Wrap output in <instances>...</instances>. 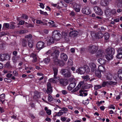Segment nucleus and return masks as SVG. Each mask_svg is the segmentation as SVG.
<instances>
[{
    "mask_svg": "<svg viewBox=\"0 0 122 122\" xmlns=\"http://www.w3.org/2000/svg\"><path fill=\"white\" fill-rule=\"evenodd\" d=\"M57 47L55 46L53 47L52 49L54 51V53H56V58L54 60V62L56 64H58L60 66H63L65 64L63 61H66L68 59V56L67 55L63 53H61L60 54V58L61 60L60 61L57 58L59 54V52L56 50Z\"/></svg>",
    "mask_w": 122,
    "mask_h": 122,
    "instance_id": "nucleus-1",
    "label": "nucleus"
},
{
    "mask_svg": "<svg viewBox=\"0 0 122 122\" xmlns=\"http://www.w3.org/2000/svg\"><path fill=\"white\" fill-rule=\"evenodd\" d=\"M61 35L59 31L55 30L53 32L52 37L48 36L46 39L47 44L50 45L51 43L54 42V40H59L61 38Z\"/></svg>",
    "mask_w": 122,
    "mask_h": 122,
    "instance_id": "nucleus-2",
    "label": "nucleus"
},
{
    "mask_svg": "<svg viewBox=\"0 0 122 122\" xmlns=\"http://www.w3.org/2000/svg\"><path fill=\"white\" fill-rule=\"evenodd\" d=\"M54 71V78H51L49 80V81L51 82L55 83L58 82L59 81L60 78L58 75V70L55 68H53Z\"/></svg>",
    "mask_w": 122,
    "mask_h": 122,
    "instance_id": "nucleus-3",
    "label": "nucleus"
},
{
    "mask_svg": "<svg viewBox=\"0 0 122 122\" xmlns=\"http://www.w3.org/2000/svg\"><path fill=\"white\" fill-rule=\"evenodd\" d=\"M106 51L107 54L106 56V58L107 60H110L113 58V55L114 53V50L113 48H111L107 49Z\"/></svg>",
    "mask_w": 122,
    "mask_h": 122,
    "instance_id": "nucleus-4",
    "label": "nucleus"
},
{
    "mask_svg": "<svg viewBox=\"0 0 122 122\" xmlns=\"http://www.w3.org/2000/svg\"><path fill=\"white\" fill-rule=\"evenodd\" d=\"M89 71V69L88 67L87 66L85 68H79L77 69L76 71V73L81 75L83 74L85 72L86 73H88Z\"/></svg>",
    "mask_w": 122,
    "mask_h": 122,
    "instance_id": "nucleus-5",
    "label": "nucleus"
},
{
    "mask_svg": "<svg viewBox=\"0 0 122 122\" xmlns=\"http://www.w3.org/2000/svg\"><path fill=\"white\" fill-rule=\"evenodd\" d=\"M75 79L74 78L73 76H72L70 78L69 83L70 84L69 86L67 87L68 89L71 91L73 88L76 86V83L75 82Z\"/></svg>",
    "mask_w": 122,
    "mask_h": 122,
    "instance_id": "nucleus-6",
    "label": "nucleus"
},
{
    "mask_svg": "<svg viewBox=\"0 0 122 122\" xmlns=\"http://www.w3.org/2000/svg\"><path fill=\"white\" fill-rule=\"evenodd\" d=\"M61 72L66 77H69L71 76L70 71L69 69H63L61 71Z\"/></svg>",
    "mask_w": 122,
    "mask_h": 122,
    "instance_id": "nucleus-7",
    "label": "nucleus"
},
{
    "mask_svg": "<svg viewBox=\"0 0 122 122\" xmlns=\"http://www.w3.org/2000/svg\"><path fill=\"white\" fill-rule=\"evenodd\" d=\"M98 49L97 46L91 45L89 47L88 50L91 53L93 54Z\"/></svg>",
    "mask_w": 122,
    "mask_h": 122,
    "instance_id": "nucleus-8",
    "label": "nucleus"
},
{
    "mask_svg": "<svg viewBox=\"0 0 122 122\" xmlns=\"http://www.w3.org/2000/svg\"><path fill=\"white\" fill-rule=\"evenodd\" d=\"M44 43L42 41H39L37 43L36 45V48L37 50H40L44 47Z\"/></svg>",
    "mask_w": 122,
    "mask_h": 122,
    "instance_id": "nucleus-9",
    "label": "nucleus"
},
{
    "mask_svg": "<svg viewBox=\"0 0 122 122\" xmlns=\"http://www.w3.org/2000/svg\"><path fill=\"white\" fill-rule=\"evenodd\" d=\"M82 11L83 13L86 15L89 14L91 12L89 8L88 7L82 8Z\"/></svg>",
    "mask_w": 122,
    "mask_h": 122,
    "instance_id": "nucleus-10",
    "label": "nucleus"
},
{
    "mask_svg": "<svg viewBox=\"0 0 122 122\" xmlns=\"http://www.w3.org/2000/svg\"><path fill=\"white\" fill-rule=\"evenodd\" d=\"M94 10L95 12L97 14L101 15L102 14V12L101 9L97 6L95 7L94 8Z\"/></svg>",
    "mask_w": 122,
    "mask_h": 122,
    "instance_id": "nucleus-11",
    "label": "nucleus"
},
{
    "mask_svg": "<svg viewBox=\"0 0 122 122\" xmlns=\"http://www.w3.org/2000/svg\"><path fill=\"white\" fill-rule=\"evenodd\" d=\"M70 79L68 80L63 79H61L60 80V82L61 84L62 85L66 86L69 83Z\"/></svg>",
    "mask_w": 122,
    "mask_h": 122,
    "instance_id": "nucleus-12",
    "label": "nucleus"
},
{
    "mask_svg": "<svg viewBox=\"0 0 122 122\" xmlns=\"http://www.w3.org/2000/svg\"><path fill=\"white\" fill-rule=\"evenodd\" d=\"M72 5L73 8L76 12H78L80 11V6L79 5L74 3H73Z\"/></svg>",
    "mask_w": 122,
    "mask_h": 122,
    "instance_id": "nucleus-13",
    "label": "nucleus"
},
{
    "mask_svg": "<svg viewBox=\"0 0 122 122\" xmlns=\"http://www.w3.org/2000/svg\"><path fill=\"white\" fill-rule=\"evenodd\" d=\"M94 35H95V36L96 37V38L98 39L102 38L103 37V35L101 32H99L96 34L94 33L93 34H92L91 36H94Z\"/></svg>",
    "mask_w": 122,
    "mask_h": 122,
    "instance_id": "nucleus-14",
    "label": "nucleus"
},
{
    "mask_svg": "<svg viewBox=\"0 0 122 122\" xmlns=\"http://www.w3.org/2000/svg\"><path fill=\"white\" fill-rule=\"evenodd\" d=\"M47 89L46 92L48 94L51 93L52 92V87L51 86L49 82H48L47 84Z\"/></svg>",
    "mask_w": 122,
    "mask_h": 122,
    "instance_id": "nucleus-15",
    "label": "nucleus"
},
{
    "mask_svg": "<svg viewBox=\"0 0 122 122\" xmlns=\"http://www.w3.org/2000/svg\"><path fill=\"white\" fill-rule=\"evenodd\" d=\"M117 57L118 59H120L122 57V48H120L118 49L117 51Z\"/></svg>",
    "mask_w": 122,
    "mask_h": 122,
    "instance_id": "nucleus-16",
    "label": "nucleus"
},
{
    "mask_svg": "<svg viewBox=\"0 0 122 122\" xmlns=\"http://www.w3.org/2000/svg\"><path fill=\"white\" fill-rule=\"evenodd\" d=\"M78 34V32L75 31H71L69 34V36L72 37H74L76 36Z\"/></svg>",
    "mask_w": 122,
    "mask_h": 122,
    "instance_id": "nucleus-17",
    "label": "nucleus"
},
{
    "mask_svg": "<svg viewBox=\"0 0 122 122\" xmlns=\"http://www.w3.org/2000/svg\"><path fill=\"white\" fill-rule=\"evenodd\" d=\"M8 56L6 54H2L0 55V61H3L6 60Z\"/></svg>",
    "mask_w": 122,
    "mask_h": 122,
    "instance_id": "nucleus-18",
    "label": "nucleus"
},
{
    "mask_svg": "<svg viewBox=\"0 0 122 122\" xmlns=\"http://www.w3.org/2000/svg\"><path fill=\"white\" fill-rule=\"evenodd\" d=\"M104 54L103 51L101 50H99L97 53V58L103 57Z\"/></svg>",
    "mask_w": 122,
    "mask_h": 122,
    "instance_id": "nucleus-19",
    "label": "nucleus"
},
{
    "mask_svg": "<svg viewBox=\"0 0 122 122\" xmlns=\"http://www.w3.org/2000/svg\"><path fill=\"white\" fill-rule=\"evenodd\" d=\"M108 4V1L107 0H102L101 3V4L103 6H107Z\"/></svg>",
    "mask_w": 122,
    "mask_h": 122,
    "instance_id": "nucleus-20",
    "label": "nucleus"
},
{
    "mask_svg": "<svg viewBox=\"0 0 122 122\" xmlns=\"http://www.w3.org/2000/svg\"><path fill=\"white\" fill-rule=\"evenodd\" d=\"M89 66L91 68V71H94L96 68V66L95 64L92 63H91L89 64Z\"/></svg>",
    "mask_w": 122,
    "mask_h": 122,
    "instance_id": "nucleus-21",
    "label": "nucleus"
},
{
    "mask_svg": "<svg viewBox=\"0 0 122 122\" xmlns=\"http://www.w3.org/2000/svg\"><path fill=\"white\" fill-rule=\"evenodd\" d=\"M30 56L33 58L32 61L33 62H35L36 61L37 59L36 54L32 53L30 55Z\"/></svg>",
    "mask_w": 122,
    "mask_h": 122,
    "instance_id": "nucleus-22",
    "label": "nucleus"
},
{
    "mask_svg": "<svg viewBox=\"0 0 122 122\" xmlns=\"http://www.w3.org/2000/svg\"><path fill=\"white\" fill-rule=\"evenodd\" d=\"M98 71L100 72H103L105 71V68L103 66L100 65L98 67Z\"/></svg>",
    "mask_w": 122,
    "mask_h": 122,
    "instance_id": "nucleus-23",
    "label": "nucleus"
},
{
    "mask_svg": "<svg viewBox=\"0 0 122 122\" xmlns=\"http://www.w3.org/2000/svg\"><path fill=\"white\" fill-rule=\"evenodd\" d=\"M5 98V95L4 94H2L0 95V101L2 103H3L4 101Z\"/></svg>",
    "mask_w": 122,
    "mask_h": 122,
    "instance_id": "nucleus-24",
    "label": "nucleus"
},
{
    "mask_svg": "<svg viewBox=\"0 0 122 122\" xmlns=\"http://www.w3.org/2000/svg\"><path fill=\"white\" fill-rule=\"evenodd\" d=\"M98 62L101 64L104 65L105 64L106 61L102 59H100L98 60Z\"/></svg>",
    "mask_w": 122,
    "mask_h": 122,
    "instance_id": "nucleus-25",
    "label": "nucleus"
},
{
    "mask_svg": "<svg viewBox=\"0 0 122 122\" xmlns=\"http://www.w3.org/2000/svg\"><path fill=\"white\" fill-rule=\"evenodd\" d=\"M79 92L80 93L79 95L80 96H86L87 94L86 93L84 92L82 90H80Z\"/></svg>",
    "mask_w": 122,
    "mask_h": 122,
    "instance_id": "nucleus-26",
    "label": "nucleus"
},
{
    "mask_svg": "<svg viewBox=\"0 0 122 122\" xmlns=\"http://www.w3.org/2000/svg\"><path fill=\"white\" fill-rule=\"evenodd\" d=\"M65 112H63V110H61L56 114L57 116L58 117H60L64 113H66Z\"/></svg>",
    "mask_w": 122,
    "mask_h": 122,
    "instance_id": "nucleus-27",
    "label": "nucleus"
},
{
    "mask_svg": "<svg viewBox=\"0 0 122 122\" xmlns=\"http://www.w3.org/2000/svg\"><path fill=\"white\" fill-rule=\"evenodd\" d=\"M82 78L84 79V81H86L89 80L90 79L89 76L88 75L86 76H82Z\"/></svg>",
    "mask_w": 122,
    "mask_h": 122,
    "instance_id": "nucleus-28",
    "label": "nucleus"
},
{
    "mask_svg": "<svg viewBox=\"0 0 122 122\" xmlns=\"http://www.w3.org/2000/svg\"><path fill=\"white\" fill-rule=\"evenodd\" d=\"M45 110L46 111V113L48 115H50L51 114V111L50 109H49L47 107L45 108Z\"/></svg>",
    "mask_w": 122,
    "mask_h": 122,
    "instance_id": "nucleus-29",
    "label": "nucleus"
},
{
    "mask_svg": "<svg viewBox=\"0 0 122 122\" xmlns=\"http://www.w3.org/2000/svg\"><path fill=\"white\" fill-rule=\"evenodd\" d=\"M28 46L30 48H32L33 46V42L31 40H29L28 42Z\"/></svg>",
    "mask_w": 122,
    "mask_h": 122,
    "instance_id": "nucleus-30",
    "label": "nucleus"
},
{
    "mask_svg": "<svg viewBox=\"0 0 122 122\" xmlns=\"http://www.w3.org/2000/svg\"><path fill=\"white\" fill-rule=\"evenodd\" d=\"M95 74L98 77L100 78L101 77V72L98 71H95Z\"/></svg>",
    "mask_w": 122,
    "mask_h": 122,
    "instance_id": "nucleus-31",
    "label": "nucleus"
},
{
    "mask_svg": "<svg viewBox=\"0 0 122 122\" xmlns=\"http://www.w3.org/2000/svg\"><path fill=\"white\" fill-rule=\"evenodd\" d=\"M107 78L108 80H111L112 79V76L110 73H109L107 74L106 75Z\"/></svg>",
    "mask_w": 122,
    "mask_h": 122,
    "instance_id": "nucleus-32",
    "label": "nucleus"
},
{
    "mask_svg": "<svg viewBox=\"0 0 122 122\" xmlns=\"http://www.w3.org/2000/svg\"><path fill=\"white\" fill-rule=\"evenodd\" d=\"M118 76L121 80H122V70H120L118 72Z\"/></svg>",
    "mask_w": 122,
    "mask_h": 122,
    "instance_id": "nucleus-33",
    "label": "nucleus"
},
{
    "mask_svg": "<svg viewBox=\"0 0 122 122\" xmlns=\"http://www.w3.org/2000/svg\"><path fill=\"white\" fill-rule=\"evenodd\" d=\"M108 82V86L111 85V86H114L116 85L117 82H114L112 81H109Z\"/></svg>",
    "mask_w": 122,
    "mask_h": 122,
    "instance_id": "nucleus-34",
    "label": "nucleus"
},
{
    "mask_svg": "<svg viewBox=\"0 0 122 122\" xmlns=\"http://www.w3.org/2000/svg\"><path fill=\"white\" fill-rule=\"evenodd\" d=\"M36 23H37L39 24H41L42 25H47L46 23L44 22H43L42 21L40 20H37Z\"/></svg>",
    "mask_w": 122,
    "mask_h": 122,
    "instance_id": "nucleus-35",
    "label": "nucleus"
},
{
    "mask_svg": "<svg viewBox=\"0 0 122 122\" xmlns=\"http://www.w3.org/2000/svg\"><path fill=\"white\" fill-rule=\"evenodd\" d=\"M101 86H102V87H105L106 86H108V81L103 82Z\"/></svg>",
    "mask_w": 122,
    "mask_h": 122,
    "instance_id": "nucleus-36",
    "label": "nucleus"
},
{
    "mask_svg": "<svg viewBox=\"0 0 122 122\" xmlns=\"http://www.w3.org/2000/svg\"><path fill=\"white\" fill-rule=\"evenodd\" d=\"M117 5L119 7L122 6V1L121 0H118L117 1Z\"/></svg>",
    "mask_w": 122,
    "mask_h": 122,
    "instance_id": "nucleus-37",
    "label": "nucleus"
},
{
    "mask_svg": "<svg viewBox=\"0 0 122 122\" xmlns=\"http://www.w3.org/2000/svg\"><path fill=\"white\" fill-rule=\"evenodd\" d=\"M102 88V86L101 85H96L94 86V89L96 90H97Z\"/></svg>",
    "mask_w": 122,
    "mask_h": 122,
    "instance_id": "nucleus-38",
    "label": "nucleus"
},
{
    "mask_svg": "<svg viewBox=\"0 0 122 122\" xmlns=\"http://www.w3.org/2000/svg\"><path fill=\"white\" fill-rule=\"evenodd\" d=\"M53 98L52 96L51 95L49 94L48 95V100L49 102H51L52 101Z\"/></svg>",
    "mask_w": 122,
    "mask_h": 122,
    "instance_id": "nucleus-39",
    "label": "nucleus"
},
{
    "mask_svg": "<svg viewBox=\"0 0 122 122\" xmlns=\"http://www.w3.org/2000/svg\"><path fill=\"white\" fill-rule=\"evenodd\" d=\"M104 36L105 39L107 40H108L109 37V35L107 33L105 34Z\"/></svg>",
    "mask_w": 122,
    "mask_h": 122,
    "instance_id": "nucleus-40",
    "label": "nucleus"
},
{
    "mask_svg": "<svg viewBox=\"0 0 122 122\" xmlns=\"http://www.w3.org/2000/svg\"><path fill=\"white\" fill-rule=\"evenodd\" d=\"M40 13L41 14H43L45 15H47L48 14L46 12H44L41 10H39Z\"/></svg>",
    "mask_w": 122,
    "mask_h": 122,
    "instance_id": "nucleus-41",
    "label": "nucleus"
},
{
    "mask_svg": "<svg viewBox=\"0 0 122 122\" xmlns=\"http://www.w3.org/2000/svg\"><path fill=\"white\" fill-rule=\"evenodd\" d=\"M50 61V60L49 58H45L44 60V62L46 64H48L49 63Z\"/></svg>",
    "mask_w": 122,
    "mask_h": 122,
    "instance_id": "nucleus-42",
    "label": "nucleus"
},
{
    "mask_svg": "<svg viewBox=\"0 0 122 122\" xmlns=\"http://www.w3.org/2000/svg\"><path fill=\"white\" fill-rule=\"evenodd\" d=\"M111 10L109 8H107L105 11V13L106 15H108L110 13Z\"/></svg>",
    "mask_w": 122,
    "mask_h": 122,
    "instance_id": "nucleus-43",
    "label": "nucleus"
},
{
    "mask_svg": "<svg viewBox=\"0 0 122 122\" xmlns=\"http://www.w3.org/2000/svg\"><path fill=\"white\" fill-rule=\"evenodd\" d=\"M73 62L71 59H69L68 60L67 64L71 66L72 65Z\"/></svg>",
    "mask_w": 122,
    "mask_h": 122,
    "instance_id": "nucleus-44",
    "label": "nucleus"
},
{
    "mask_svg": "<svg viewBox=\"0 0 122 122\" xmlns=\"http://www.w3.org/2000/svg\"><path fill=\"white\" fill-rule=\"evenodd\" d=\"M98 0H91V3L93 4H96L98 2Z\"/></svg>",
    "mask_w": 122,
    "mask_h": 122,
    "instance_id": "nucleus-45",
    "label": "nucleus"
},
{
    "mask_svg": "<svg viewBox=\"0 0 122 122\" xmlns=\"http://www.w3.org/2000/svg\"><path fill=\"white\" fill-rule=\"evenodd\" d=\"M48 30L46 29L43 30L42 31V33L43 35L47 34L48 33Z\"/></svg>",
    "mask_w": 122,
    "mask_h": 122,
    "instance_id": "nucleus-46",
    "label": "nucleus"
},
{
    "mask_svg": "<svg viewBox=\"0 0 122 122\" xmlns=\"http://www.w3.org/2000/svg\"><path fill=\"white\" fill-rule=\"evenodd\" d=\"M67 117H61L60 118L61 120L62 121H66L67 119Z\"/></svg>",
    "mask_w": 122,
    "mask_h": 122,
    "instance_id": "nucleus-47",
    "label": "nucleus"
},
{
    "mask_svg": "<svg viewBox=\"0 0 122 122\" xmlns=\"http://www.w3.org/2000/svg\"><path fill=\"white\" fill-rule=\"evenodd\" d=\"M83 102L84 104L87 105L89 103V100L88 99H87L86 100L83 101Z\"/></svg>",
    "mask_w": 122,
    "mask_h": 122,
    "instance_id": "nucleus-48",
    "label": "nucleus"
},
{
    "mask_svg": "<svg viewBox=\"0 0 122 122\" xmlns=\"http://www.w3.org/2000/svg\"><path fill=\"white\" fill-rule=\"evenodd\" d=\"M80 88V87L78 85L76 87L75 89L73 90V92H75L76 91H78Z\"/></svg>",
    "mask_w": 122,
    "mask_h": 122,
    "instance_id": "nucleus-49",
    "label": "nucleus"
},
{
    "mask_svg": "<svg viewBox=\"0 0 122 122\" xmlns=\"http://www.w3.org/2000/svg\"><path fill=\"white\" fill-rule=\"evenodd\" d=\"M84 82L83 81H81L79 82L78 85L80 87H81L82 85L84 84Z\"/></svg>",
    "mask_w": 122,
    "mask_h": 122,
    "instance_id": "nucleus-50",
    "label": "nucleus"
},
{
    "mask_svg": "<svg viewBox=\"0 0 122 122\" xmlns=\"http://www.w3.org/2000/svg\"><path fill=\"white\" fill-rule=\"evenodd\" d=\"M27 30H21L20 31H19V33L20 34H22L23 33H26L27 32Z\"/></svg>",
    "mask_w": 122,
    "mask_h": 122,
    "instance_id": "nucleus-51",
    "label": "nucleus"
},
{
    "mask_svg": "<svg viewBox=\"0 0 122 122\" xmlns=\"http://www.w3.org/2000/svg\"><path fill=\"white\" fill-rule=\"evenodd\" d=\"M116 13V10L115 9H114L111 10L110 13H111L112 14H114Z\"/></svg>",
    "mask_w": 122,
    "mask_h": 122,
    "instance_id": "nucleus-52",
    "label": "nucleus"
},
{
    "mask_svg": "<svg viewBox=\"0 0 122 122\" xmlns=\"http://www.w3.org/2000/svg\"><path fill=\"white\" fill-rule=\"evenodd\" d=\"M26 45V41L25 40H23V41L22 46H25Z\"/></svg>",
    "mask_w": 122,
    "mask_h": 122,
    "instance_id": "nucleus-53",
    "label": "nucleus"
},
{
    "mask_svg": "<svg viewBox=\"0 0 122 122\" xmlns=\"http://www.w3.org/2000/svg\"><path fill=\"white\" fill-rule=\"evenodd\" d=\"M108 108L110 109H115V106L113 105H110L108 107Z\"/></svg>",
    "mask_w": 122,
    "mask_h": 122,
    "instance_id": "nucleus-54",
    "label": "nucleus"
},
{
    "mask_svg": "<svg viewBox=\"0 0 122 122\" xmlns=\"http://www.w3.org/2000/svg\"><path fill=\"white\" fill-rule=\"evenodd\" d=\"M3 26H5L6 28H8L9 26V25L8 23H5L4 24Z\"/></svg>",
    "mask_w": 122,
    "mask_h": 122,
    "instance_id": "nucleus-55",
    "label": "nucleus"
},
{
    "mask_svg": "<svg viewBox=\"0 0 122 122\" xmlns=\"http://www.w3.org/2000/svg\"><path fill=\"white\" fill-rule=\"evenodd\" d=\"M11 25H10V26L11 28H13L15 27L14 25L15 24V23L14 22H11Z\"/></svg>",
    "mask_w": 122,
    "mask_h": 122,
    "instance_id": "nucleus-56",
    "label": "nucleus"
},
{
    "mask_svg": "<svg viewBox=\"0 0 122 122\" xmlns=\"http://www.w3.org/2000/svg\"><path fill=\"white\" fill-rule=\"evenodd\" d=\"M4 111V108L3 107H0V112L1 113Z\"/></svg>",
    "mask_w": 122,
    "mask_h": 122,
    "instance_id": "nucleus-57",
    "label": "nucleus"
},
{
    "mask_svg": "<svg viewBox=\"0 0 122 122\" xmlns=\"http://www.w3.org/2000/svg\"><path fill=\"white\" fill-rule=\"evenodd\" d=\"M40 5L39 6L40 8L42 9H44V6L43 4L42 3H39Z\"/></svg>",
    "mask_w": 122,
    "mask_h": 122,
    "instance_id": "nucleus-58",
    "label": "nucleus"
},
{
    "mask_svg": "<svg viewBox=\"0 0 122 122\" xmlns=\"http://www.w3.org/2000/svg\"><path fill=\"white\" fill-rule=\"evenodd\" d=\"M32 37V36L30 34H29L28 35L26 36H25V38H31Z\"/></svg>",
    "mask_w": 122,
    "mask_h": 122,
    "instance_id": "nucleus-59",
    "label": "nucleus"
},
{
    "mask_svg": "<svg viewBox=\"0 0 122 122\" xmlns=\"http://www.w3.org/2000/svg\"><path fill=\"white\" fill-rule=\"evenodd\" d=\"M105 102L104 101H101L100 102H98L97 104H98V106H100V104L102 103H104Z\"/></svg>",
    "mask_w": 122,
    "mask_h": 122,
    "instance_id": "nucleus-60",
    "label": "nucleus"
},
{
    "mask_svg": "<svg viewBox=\"0 0 122 122\" xmlns=\"http://www.w3.org/2000/svg\"><path fill=\"white\" fill-rule=\"evenodd\" d=\"M27 27H34L33 25L31 24H30L26 25Z\"/></svg>",
    "mask_w": 122,
    "mask_h": 122,
    "instance_id": "nucleus-61",
    "label": "nucleus"
},
{
    "mask_svg": "<svg viewBox=\"0 0 122 122\" xmlns=\"http://www.w3.org/2000/svg\"><path fill=\"white\" fill-rule=\"evenodd\" d=\"M13 74L14 76H17L18 75V73L17 72L15 71H13Z\"/></svg>",
    "mask_w": 122,
    "mask_h": 122,
    "instance_id": "nucleus-62",
    "label": "nucleus"
},
{
    "mask_svg": "<svg viewBox=\"0 0 122 122\" xmlns=\"http://www.w3.org/2000/svg\"><path fill=\"white\" fill-rule=\"evenodd\" d=\"M74 12L72 11H71L70 13V15L71 16H74L75 15Z\"/></svg>",
    "mask_w": 122,
    "mask_h": 122,
    "instance_id": "nucleus-63",
    "label": "nucleus"
},
{
    "mask_svg": "<svg viewBox=\"0 0 122 122\" xmlns=\"http://www.w3.org/2000/svg\"><path fill=\"white\" fill-rule=\"evenodd\" d=\"M24 21L22 20H21L19 22V24L21 25H22L24 24Z\"/></svg>",
    "mask_w": 122,
    "mask_h": 122,
    "instance_id": "nucleus-64",
    "label": "nucleus"
}]
</instances>
